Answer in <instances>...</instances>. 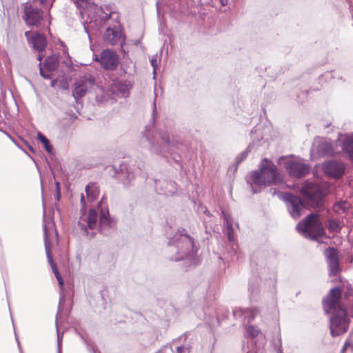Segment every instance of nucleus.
I'll return each mask as SVG.
<instances>
[{
	"label": "nucleus",
	"instance_id": "obj_59",
	"mask_svg": "<svg viewBox=\"0 0 353 353\" xmlns=\"http://www.w3.org/2000/svg\"><path fill=\"white\" fill-rule=\"evenodd\" d=\"M55 191L61 190V183L59 181L55 180Z\"/></svg>",
	"mask_w": 353,
	"mask_h": 353
},
{
	"label": "nucleus",
	"instance_id": "obj_63",
	"mask_svg": "<svg viewBox=\"0 0 353 353\" xmlns=\"http://www.w3.org/2000/svg\"><path fill=\"white\" fill-rule=\"evenodd\" d=\"M349 348V346H345V344L343 345L341 350V353H345L346 350Z\"/></svg>",
	"mask_w": 353,
	"mask_h": 353
},
{
	"label": "nucleus",
	"instance_id": "obj_38",
	"mask_svg": "<svg viewBox=\"0 0 353 353\" xmlns=\"http://www.w3.org/2000/svg\"><path fill=\"white\" fill-rule=\"evenodd\" d=\"M9 310H10V316H11V319H12V325H13L14 330V335H15L17 343V346H18L19 351V353H23L22 347H21V343H20V341H19V337H18V335H17V332L15 331V325H14V320H13V318H12V312H11V309H10V306H9Z\"/></svg>",
	"mask_w": 353,
	"mask_h": 353
},
{
	"label": "nucleus",
	"instance_id": "obj_5",
	"mask_svg": "<svg viewBox=\"0 0 353 353\" xmlns=\"http://www.w3.org/2000/svg\"><path fill=\"white\" fill-rule=\"evenodd\" d=\"M330 316V330L332 337H336L345 334L350 323L345 306H340L338 309L332 310Z\"/></svg>",
	"mask_w": 353,
	"mask_h": 353
},
{
	"label": "nucleus",
	"instance_id": "obj_11",
	"mask_svg": "<svg viewBox=\"0 0 353 353\" xmlns=\"http://www.w3.org/2000/svg\"><path fill=\"white\" fill-rule=\"evenodd\" d=\"M59 64V54H52L48 56L43 63L39 62L38 64L39 74L44 79H51L53 77V72L58 69Z\"/></svg>",
	"mask_w": 353,
	"mask_h": 353
},
{
	"label": "nucleus",
	"instance_id": "obj_12",
	"mask_svg": "<svg viewBox=\"0 0 353 353\" xmlns=\"http://www.w3.org/2000/svg\"><path fill=\"white\" fill-rule=\"evenodd\" d=\"M321 169L325 176L339 179L345 174L346 165L343 161L332 159L323 162Z\"/></svg>",
	"mask_w": 353,
	"mask_h": 353
},
{
	"label": "nucleus",
	"instance_id": "obj_56",
	"mask_svg": "<svg viewBox=\"0 0 353 353\" xmlns=\"http://www.w3.org/2000/svg\"><path fill=\"white\" fill-rule=\"evenodd\" d=\"M54 198H55L56 201H60V199L61 198V190L55 191Z\"/></svg>",
	"mask_w": 353,
	"mask_h": 353
},
{
	"label": "nucleus",
	"instance_id": "obj_4",
	"mask_svg": "<svg viewBox=\"0 0 353 353\" xmlns=\"http://www.w3.org/2000/svg\"><path fill=\"white\" fill-rule=\"evenodd\" d=\"M248 293L251 303H259L263 305L259 307L261 312L263 311L265 306L268 305L263 314H268L270 310L276 309L277 300L275 285L270 286L267 290L265 285L261 284V278L258 275L253 274L250 277L248 283Z\"/></svg>",
	"mask_w": 353,
	"mask_h": 353
},
{
	"label": "nucleus",
	"instance_id": "obj_30",
	"mask_svg": "<svg viewBox=\"0 0 353 353\" xmlns=\"http://www.w3.org/2000/svg\"><path fill=\"white\" fill-rule=\"evenodd\" d=\"M320 88H312V87H310V88H301L299 90L300 91V92H297L296 94V101H297V103H303L307 98V95H308V93L310 92V90H313V91H317V90H319Z\"/></svg>",
	"mask_w": 353,
	"mask_h": 353
},
{
	"label": "nucleus",
	"instance_id": "obj_8",
	"mask_svg": "<svg viewBox=\"0 0 353 353\" xmlns=\"http://www.w3.org/2000/svg\"><path fill=\"white\" fill-rule=\"evenodd\" d=\"M279 165H283L290 176L303 178L310 172V166L304 162L288 159L285 156L279 157L277 160Z\"/></svg>",
	"mask_w": 353,
	"mask_h": 353
},
{
	"label": "nucleus",
	"instance_id": "obj_50",
	"mask_svg": "<svg viewBox=\"0 0 353 353\" xmlns=\"http://www.w3.org/2000/svg\"><path fill=\"white\" fill-rule=\"evenodd\" d=\"M83 83H88L91 85H94L96 83V80L93 76L89 75L88 77L85 78V81Z\"/></svg>",
	"mask_w": 353,
	"mask_h": 353
},
{
	"label": "nucleus",
	"instance_id": "obj_46",
	"mask_svg": "<svg viewBox=\"0 0 353 353\" xmlns=\"http://www.w3.org/2000/svg\"><path fill=\"white\" fill-rule=\"evenodd\" d=\"M126 36H123V39L121 40L120 43V50L123 54H128V50L125 48Z\"/></svg>",
	"mask_w": 353,
	"mask_h": 353
},
{
	"label": "nucleus",
	"instance_id": "obj_31",
	"mask_svg": "<svg viewBox=\"0 0 353 353\" xmlns=\"http://www.w3.org/2000/svg\"><path fill=\"white\" fill-rule=\"evenodd\" d=\"M230 310L228 308L219 309L216 313V321L219 325H221L222 322L229 319Z\"/></svg>",
	"mask_w": 353,
	"mask_h": 353
},
{
	"label": "nucleus",
	"instance_id": "obj_18",
	"mask_svg": "<svg viewBox=\"0 0 353 353\" xmlns=\"http://www.w3.org/2000/svg\"><path fill=\"white\" fill-rule=\"evenodd\" d=\"M119 63V57L111 49L103 50L100 56V64L105 70H114Z\"/></svg>",
	"mask_w": 353,
	"mask_h": 353
},
{
	"label": "nucleus",
	"instance_id": "obj_39",
	"mask_svg": "<svg viewBox=\"0 0 353 353\" xmlns=\"http://www.w3.org/2000/svg\"><path fill=\"white\" fill-rule=\"evenodd\" d=\"M65 301V295L63 294V293H61L60 294L59 302V305H58V311H57V314L56 316V325H57V316H58L59 312L62 311V305L64 303Z\"/></svg>",
	"mask_w": 353,
	"mask_h": 353
},
{
	"label": "nucleus",
	"instance_id": "obj_6",
	"mask_svg": "<svg viewBox=\"0 0 353 353\" xmlns=\"http://www.w3.org/2000/svg\"><path fill=\"white\" fill-rule=\"evenodd\" d=\"M134 166V164L128 163L127 161L121 162L119 168L111 165V170L114 171L112 176L115 179H119L123 188L126 190H130L132 188L137 185Z\"/></svg>",
	"mask_w": 353,
	"mask_h": 353
},
{
	"label": "nucleus",
	"instance_id": "obj_48",
	"mask_svg": "<svg viewBox=\"0 0 353 353\" xmlns=\"http://www.w3.org/2000/svg\"><path fill=\"white\" fill-rule=\"evenodd\" d=\"M57 353H62V337L57 335Z\"/></svg>",
	"mask_w": 353,
	"mask_h": 353
},
{
	"label": "nucleus",
	"instance_id": "obj_55",
	"mask_svg": "<svg viewBox=\"0 0 353 353\" xmlns=\"http://www.w3.org/2000/svg\"><path fill=\"white\" fill-rule=\"evenodd\" d=\"M60 43H61V46H62V47L64 48V49H63V53H64L65 54H66V55H67V57H68L69 58H70V55H69V53H68V49H67L66 46H65V44L64 43V42H63V41H60Z\"/></svg>",
	"mask_w": 353,
	"mask_h": 353
},
{
	"label": "nucleus",
	"instance_id": "obj_9",
	"mask_svg": "<svg viewBox=\"0 0 353 353\" xmlns=\"http://www.w3.org/2000/svg\"><path fill=\"white\" fill-rule=\"evenodd\" d=\"M312 151H314L317 157H334L341 154V152L335 151V148L330 139L316 137L312 144Z\"/></svg>",
	"mask_w": 353,
	"mask_h": 353
},
{
	"label": "nucleus",
	"instance_id": "obj_7",
	"mask_svg": "<svg viewBox=\"0 0 353 353\" xmlns=\"http://www.w3.org/2000/svg\"><path fill=\"white\" fill-rule=\"evenodd\" d=\"M270 191L273 196L278 194L285 202L288 210L293 219H299L302 215L305 205L299 196L288 192L276 191V189H270Z\"/></svg>",
	"mask_w": 353,
	"mask_h": 353
},
{
	"label": "nucleus",
	"instance_id": "obj_49",
	"mask_svg": "<svg viewBox=\"0 0 353 353\" xmlns=\"http://www.w3.org/2000/svg\"><path fill=\"white\" fill-rule=\"evenodd\" d=\"M105 197L103 196L100 201L97 204V210L100 212L101 209H103L105 208V206H108L107 203L104 202Z\"/></svg>",
	"mask_w": 353,
	"mask_h": 353
},
{
	"label": "nucleus",
	"instance_id": "obj_43",
	"mask_svg": "<svg viewBox=\"0 0 353 353\" xmlns=\"http://www.w3.org/2000/svg\"><path fill=\"white\" fill-rule=\"evenodd\" d=\"M190 335V332H185L184 333H183L181 336H179L178 338L175 339L173 340V342L174 343H178L181 341H185L188 339V337Z\"/></svg>",
	"mask_w": 353,
	"mask_h": 353
},
{
	"label": "nucleus",
	"instance_id": "obj_41",
	"mask_svg": "<svg viewBox=\"0 0 353 353\" xmlns=\"http://www.w3.org/2000/svg\"><path fill=\"white\" fill-rule=\"evenodd\" d=\"M108 11H109V13H106L103 11V8L101 6L100 10H101L102 13H103L105 15L102 17L101 20L103 22H106L111 18V14L114 13L113 11L110 10L108 8H106Z\"/></svg>",
	"mask_w": 353,
	"mask_h": 353
},
{
	"label": "nucleus",
	"instance_id": "obj_29",
	"mask_svg": "<svg viewBox=\"0 0 353 353\" xmlns=\"http://www.w3.org/2000/svg\"><path fill=\"white\" fill-rule=\"evenodd\" d=\"M37 139L43 145L45 150L48 154L53 152V147L50 143V140L41 132H37Z\"/></svg>",
	"mask_w": 353,
	"mask_h": 353
},
{
	"label": "nucleus",
	"instance_id": "obj_54",
	"mask_svg": "<svg viewBox=\"0 0 353 353\" xmlns=\"http://www.w3.org/2000/svg\"><path fill=\"white\" fill-rule=\"evenodd\" d=\"M84 30H85V32L88 34L90 43H92V36L90 33L88 26L85 24H84Z\"/></svg>",
	"mask_w": 353,
	"mask_h": 353
},
{
	"label": "nucleus",
	"instance_id": "obj_28",
	"mask_svg": "<svg viewBox=\"0 0 353 353\" xmlns=\"http://www.w3.org/2000/svg\"><path fill=\"white\" fill-rule=\"evenodd\" d=\"M250 137L252 142L250 144H252V147L258 144L263 139L261 126H254L250 132Z\"/></svg>",
	"mask_w": 353,
	"mask_h": 353
},
{
	"label": "nucleus",
	"instance_id": "obj_51",
	"mask_svg": "<svg viewBox=\"0 0 353 353\" xmlns=\"http://www.w3.org/2000/svg\"><path fill=\"white\" fill-rule=\"evenodd\" d=\"M350 344H353V330L351 332L349 338L345 341V346H350Z\"/></svg>",
	"mask_w": 353,
	"mask_h": 353
},
{
	"label": "nucleus",
	"instance_id": "obj_10",
	"mask_svg": "<svg viewBox=\"0 0 353 353\" xmlns=\"http://www.w3.org/2000/svg\"><path fill=\"white\" fill-rule=\"evenodd\" d=\"M46 218V210L44 203L43 204V221L45 222ZM43 239L45 243V250L46 253V256L48 261V263L51 267L53 274H54L58 283L61 288H63L64 285L63 279L58 270L57 265L56 263L54 261L52 255L50 251V248L49 247L50 239H49V233L48 227L46 223H43Z\"/></svg>",
	"mask_w": 353,
	"mask_h": 353
},
{
	"label": "nucleus",
	"instance_id": "obj_37",
	"mask_svg": "<svg viewBox=\"0 0 353 353\" xmlns=\"http://www.w3.org/2000/svg\"><path fill=\"white\" fill-rule=\"evenodd\" d=\"M59 87L63 90H69V81L67 78L63 77L60 81L59 83Z\"/></svg>",
	"mask_w": 353,
	"mask_h": 353
},
{
	"label": "nucleus",
	"instance_id": "obj_21",
	"mask_svg": "<svg viewBox=\"0 0 353 353\" xmlns=\"http://www.w3.org/2000/svg\"><path fill=\"white\" fill-rule=\"evenodd\" d=\"M97 209L90 208L88 212V214L86 216L84 221H86L85 223H83L81 221H79L78 225L81 230L88 233V228L94 229L97 226L98 221V212Z\"/></svg>",
	"mask_w": 353,
	"mask_h": 353
},
{
	"label": "nucleus",
	"instance_id": "obj_40",
	"mask_svg": "<svg viewBox=\"0 0 353 353\" xmlns=\"http://www.w3.org/2000/svg\"><path fill=\"white\" fill-rule=\"evenodd\" d=\"M84 345H85L88 351L91 353H97L95 350V345L92 342H90L88 340L85 341Z\"/></svg>",
	"mask_w": 353,
	"mask_h": 353
},
{
	"label": "nucleus",
	"instance_id": "obj_61",
	"mask_svg": "<svg viewBox=\"0 0 353 353\" xmlns=\"http://www.w3.org/2000/svg\"><path fill=\"white\" fill-rule=\"evenodd\" d=\"M203 213L208 216V217H210L212 216V214H211V212L208 210V209H205L204 211H203Z\"/></svg>",
	"mask_w": 353,
	"mask_h": 353
},
{
	"label": "nucleus",
	"instance_id": "obj_34",
	"mask_svg": "<svg viewBox=\"0 0 353 353\" xmlns=\"http://www.w3.org/2000/svg\"><path fill=\"white\" fill-rule=\"evenodd\" d=\"M273 347L276 353H283L282 348L281 336L280 333L278 335L277 341L273 343Z\"/></svg>",
	"mask_w": 353,
	"mask_h": 353
},
{
	"label": "nucleus",
	"instance_id": "obj_20",
	"mask_svg": "<svg viewBox=\"0 0 353 353\" xmlns=\"http://www.w3.org/2000/svg\"><path fill=\"white\" fill-rule=\"evenodd\" d=\"M336 141L341 147L343 156L353 162V134L349 135L339 133Z\"/></svg>",
	"mask_w": 353,
	"mask_h": 353
},
{
	"label": "nucleus",
	"instance_id": "obj_36",
	"mask_svg": "<svg viewBox=\"0 0 353 353\" xmlns=\"http://www.w3.org/2000/svg\"><path fill=\"white\" fill-rule=\"evenodd\" d=\"M259 333V331L253 325H249L247 328V334L252 339L256 337Z\"/></svg>",
	"mask_w": 353,
	"mask_h": 353
},
{
	"label": "nucleus",
	"instance_id": "obj_19",
	"mask_svg": "<svg viewBox=\"0 0 353 353\" xmlns=\"http://www.w3.org/2000/svg\"><path fill=\"white\" fill-rule=\"evenodd\" d=\"M30 32H26L25 35L27 37L30 46L38 52H46L48 45V41L46 35L39 32H34L31 34Z\"/></svg>",
	"mask_w": 353,
	"mask_h": 353
},
{
	"label": "nucleus",
	"instance_id": "obj_1",
	"mask_svg": "<svg viewBox=\"0 0 353 353\" xmlns=\"http://www.w3.org/2000/svg\"><path fill=\"white\" fill-rule=\"evenodd\" d=\"M168 245L173 246L175 249V255L169 258L170 261L175 262L183 261L188 267L197 264L199 243L188 233L185 228L179 229L174 236L168 241Z\"/></svg>",
	"mask_w": 353,
	"mask_h": 353
},
{
	"label": "nucleus",
	"instance_id": "obj_32",
	"mask_svg": "<svg viewBox=\"0 0 353 353\" xmlns=\"http://www.w3.org/2000/svg\"><path fill=\"white\" fill-rule=\"evenodd\" d=\"M252 148V144H249L246 149L241 152L235 159L236 168L237 169L238 165L243 162L248 156V154L251 152Z\"/></svg>",
	"mask_w": 353,
	"mask_h": 353
},
{
	"label": "nucleus",
	"instance_id": "obj_47",
	"mask_svg": "<svg viewBox=\"0 0 353 353\" xmlns=\"http://www.w3.org/2000/svg\"><path fill=\"white\" fill-rule=\"evenodd\" d=\"M81 204L82 205V208L81 209V212L83 214V216L85 215L86 213V206H85V201L84 199V196L83 194H81Z\"/></svg>",
	"mask_w": 353,
	"mask_h": 353
},
{
	"label": "nucleus",
	"instance_id": "obj_45",
	"mask_svg": "<svg viewBox=\"0 0 353 353\" xmlns=\"http://www.w3.org/2000/svg\"><path fill=\"white\" fill-rule=\"evenodd\" d=\"M0 131L5 134L14 143L15 145H17L19 148L22 149L17 141L10 134L2 129H0Z\"/></svg>",
	"mask_w": 353,
	"mask_h": 353
},
{
	"label": "nucleus",
	"instance_id": "obj_17",
	"mask_svg": "<svg viewBox=\"0 0 353 353\" xmlns=\"http://www.w3.org/2000/svg\"><path fill=\"white\" fill-rule=\"evenodd\" d=\"M115 224L116 220L110 216L108 206L101 209L99 218V232L104 236H108L110 229L113 228Z\"/></svg>",
	"mask_w": 353,
	"mask_h": 353
},
{
	"label": "nucleus",
	"instance_id": "obj_26",
	"mask_svg": "<svg viewBox=\"0 0 353 353\" xmlns=\"http://www.w3.org/2000/svg\"><path fill=\"white\" fill-rule=\"evenodd\" d=\"M49 155H50V162H49L48 161L47 163H48L49 168L52 172L53 178L55 179L54 170L61 172L63 171V168H62V166H61V164L59 160L56 157L54 152L50 154Z\"/></svg>",
	"mask_w": 353,
	"mask_h": 353
},
{
	"label": "nucleus",
	"instance_id": "obj_44",
	"mask_svg": "<svg viewBox=\"0 0 353 353\" xmlns=\"http://www.w3.org/2000/svg\"><path fill=\"white\" fill-rule=\"evenodd\" d=\"M346 203L343 201H338L335 204V208H337L339 210H341L343 212H345L347 210Z\"/></svg>",
	"mask_w": 353,
	"mask_h": 353
},
{
	"label": "nucleus",
	"instance_id": "obj_42",
	"mask_svg": "<svg viewBox=\"0 0 353 353\" xmlns=\"http://www.w3.org/2000/svg\"><path fill=\"white\" fill-rule=\"evenodd\" d=\"M150 61L151 66L153 68V76H154V78L155 79L156 76H157L156 69L158 67V64L157 62V57L153 56L152 57V59L150 60Z\"/></svg>",
	"mask_w": 353,
	"mask_h": 353
},
{
	"label": "nucleus",
	"instance_id": "obj_13",
	"mask_svg": "<svg viewBox=\"0 0 353 353\" xmlns=\"http://www.w3.org/2000/svg\"><path fill=\"white\" fill-rule=\"evenodd\" d=\"M343 288L341 286H335L331 288L327 295L323 299V307L325 313L330 314L332 310L338 309L340 306H345L340 302Z\"/></svg>",
	"mask_w": 353,
	"mask_h": 353
},
{
	"label": "nucleus",
	"instance_id": "obj_27",
	"mask_svg": "<svg viewBox=\"0 0 353 353\" xmlns=\"http://www.w3.org/2000/svg\"><path fill=\"white\" fill-rule=\"evenodd\" d=\"M85 192L88 199L91 201H94L99 194V187L96 183H89L85 186Z\"/></svg>",
	"mask_w": 353,
	"mask_h": 353
},
{
	"label": "nucleus",
	"instance_id": "obj_14",
	"mask_svg": "<svg viewBox=\"0 0 353 353\" xmlns=\"http://www.w3.org/2000/svg\"><path fill=\"white\" fill-rule=\"evenodd\" d=\"M326 262L329 269V276H337L341 271L339 263V252L337 248L327 247L324 250Z\"/></svg>",
	"mask_w": 353,
	"mask_h": 353
},
{
	"label": "nucleus",
	"instance_id": "obj_35",
	"mask_svg": "<svg viewBox=\"0 0 353 353\" xmlns=\"http://www.w3.org/2000/svg\"><path fill=\"white\" fill-rule=\"evenodd\" d=\"M191 349L190 343L181 344L176 347V353H190Z\"/></svg>",
	"mask_w": 353,
	"mask_h": 353
},
{
	"label": "nucleus",
	"instance_id": "obj_57",
	"mask_svg": "<svg viewBox=\"0 0 353 353\" xmlns=\"http://www.w3.org/2000/svg\"><path fill=\"white\" fill-rule=\"evenodd\" d=\"M50 80H51L50 87L54 88L56 87V85H57L58 79L52 78Z\"/></svg>",
	"mask_w": 353,
	"mask_h": 353
},
{
	"label": "nucleus",
	"instance_id": "obj_22",
	"mask_svg": "<svg viewBox=\"0 0 353 353\" xmlns=\"http://www.w3.org/2000/svg\"><path fill=\"white\" fill-rule=\"evenodd\" d=\"M123 36H125V34L120 26L108 27L105 32L104 39L111 45H116L119 41L123 39Z\"/></svg>",
	"mask_w": 353,
	"mask_h": 353
},
{
	"label": "nucleus",
	"instance_id": "obj_33",
	"mask_svg": "<svg viewBox=\"0 0 353 353\" xmlns=\"http://www.w3.org/2000/svg\"><path fill=\"white\" fill-rule=\"evenodd\" d=\"M329 230L332 232H340L341 230V226L339 221L336 219H331L329 221Z\"/></svg>",
	"mask_w": 353,
	"mask_h": 353
},
{
	"label": "nucleus",
	"instance_id": "obj_23",
	"mask_svg": "<svg viewBox=\"0 0 353 353\" xmlns=\"http://www.w3.org/2000/svg\"><path fill=\"white\" fill-rule=\"evenodd\" d=\"M315 214L314 213H310L307 214L301 222H299L296 229L298 232H299L302 236H303L305 238L316 241V236L315 235L311 234L310 230L308 228V226L310 225V222L311 221V219L314 216Z\"/></svg>",
	"mask_w": 353,
	"mask_h": 353
},
{
	"label": "nucleus",
	"instance_id": "obj_2",
	"mask_svg": "<svg viewBox=\"0 0 353 353\" xmlns=\"http://www.w3.org/2000/svg\"><path fill=\"white\" fill-rule=\"evenodd\" d=\"M246 181L250 185L252 193L257 194L265 188L281 183L283 179L273 161L263 158L259 165V168L251 171L247 176Z\"/></svg>",
	"mask_w": 353,
	"mask_h": 353
},
{
	"label": "nucleus",
	"instance_id": "obj_60",
	"mask_svg": "<svg viewBox=\"0 0 353 353\" xmlns=\"http://www.w3.org/2000/svg\"><path fill=\"white\" fill-rule=\"evenodd\" d=\"M219 1L220 4L222 6H225L228 3V0H219Z\"/></svg>",
	"mask_w": 353,
	"mask_h": 353
},
{
	"label": "nucleus",
	"instance_id": "obj_53",
	"mask_svg": "<svg viewBox=\"0 0 353 353\" xmlns=\"http://www.w3.org/2000/svg\"><path fill=\"white\" fill-rule=\"evenodd\" d=\"M157 114V104H156V98H154V101L152 103V117L154 119Z\"/></svg>",
	"mask_w": 353,
	"mask_h": 353
},
{
	"label": "nucleus",
	"instance_id": "obj_16",
	"mask_svg": "<svg viewBox=\"0 0 353 353\" xmlns=\"http://www.w3.org/2000/svg\"><path fill=\"white\" fill-rule=\"evenodd\" d=\"M23 19L28 26L38 28L43 20V11L32 5L24 8Z\"/></svg>",
	"mask_w": 353,
	"mask_h": 353
},
{
	"label": "nucleus",
	"instance_id": "obj_24",
	"mask_svg": "<svg viewBox=\"0 0 353 353\" xmlns=\"http://www.w3.org/2000/svg\"><path fill=\"white\" fill-rule=\"evenodd\" d=\"M226 228L225 230V234L226 235L227 239L229 241L227 245L228 248L230 250V253L231 255H236V245L235 244L236 237L234 235V230L233 228L232 223L229 220H225Z\"/></svg>",
	"mask_w": 353,
	"mask_h": 353
},
{
	"label": "nucleus",
	"instance_id": "obj_58",
	"mask_svg": "<svg viewBox=\"0 0 353 353\" xmlns=\"http://www.w3.org/2000/svg\"><path fill=\"white\" fill-rule=\"evenodd\" d=\"M45 57V52H39L37 57V59L41 62V60Z\"/></svg>",
	"mask_w": 353,
	"mask_h": 353
},
{
	"label": "nucleus",
	"instance_id": "obj_52",
	"mask_svg": "<svg viewBox=\"0 0 353 353\" xmlns=\"http://www.w3.org/2000/svg\"><path fill=\"white\" fill-rule=\"evenodd\" d=\"M76 333L80 337V339H81V341H83V343H85V341L88 340V334H85L81 333L77 330H76Z\"/></svg>",
	"mask_w": 353,
	"mask_h": 353
},
{
	"label": "nucleus",
	"instance_id": "obj_62",
	"mask_svg": "<svg viewBox=\"0 0 353 353\" xmlns=\"http://www.w3.org/2000/svg\"><path fill=\"white\" fill-rule=\"evenodd\" d=\"M152 180L154 181V185L156 187H158L160 185V181L159 179H154Z\"/></svg>",
	"mask_w": 353,
	"mask_h": 353
},
{
	"label": "nucleus",
	"instance_id": "obj_15",
	"mask_svg": "<svg viewBox=\"0 0 353 353\" xmlns=\"http://www.w3.org/2000/svg\"><path fill=\"white\" fill-rule=\"evenodd\" d=\"M261 314V310L259 306L250 307H234L232 310V316L235 320L240 321L243 323H250L255 317Z\"/></svg>",
	"mask_w": 353,
	"mask_h": 353
},
{
	"label": "nucleus",
	"instance_id": "obj_64",
	"mask_svg": "<svg viewBox=\"0 0 353 353\" xmlns=\"http://www.w3.org/2000/svg\"><path fill=\"white\" fill-rule=\"evenodd\" d=\"M27 145L28 147V149L32 152V153H35V150L34 148L31 146L30 145H29L28 143H27Z\"/></svg>",
	"mask_w": 353,
	"mask_h": 353
},
{
	"label": "nucleus",
	"instance_id": "obj_25",
	"mask_svg": "<svg viewBox=\"0 0 353 353\" xmlns=\"http://www.w3.org/2000/svg\"><path fill=\"white\" fill-rule=\"evenodd\" d=\"M88 88L85 83H80L79 81L74 82V88L72 90V96L74 97L76 102H78L79 99H81L87 92Z\"/></svg>",
	"mask_w": 353,
	"mask_h": 353
},
{
	"label": "nucleus",
	"instance_id": "obj_3",
	"mask_svg": "<svg viewBox=\"0 0 353 353\" xmlns=\"http://www.w3.org/2000/svg\"><path fill=\"white\" fill-rule=\"evenodd\" d=\"M142 138L148 142L150 150L152 153L162 156L170 154L173 161L179 166L180 170L182 171L183 170L181 156L176 152L182 145V143L176 137L171 135L168 132H161L159 133V138L163 143L160 144L154 139L152 128L150 125H146L144 131L142 132Z\"/></svg>",
	"mask_w": 353,
	"mask_h": 353
}]
</instances>
